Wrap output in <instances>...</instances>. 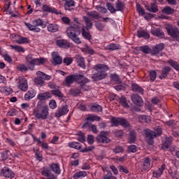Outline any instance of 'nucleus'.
Here are the masks:
<instances>
[{
	"instance_id": "nucleus-1",
	"label": "nucleus",
	"mask_w": 179,
	"mask_h": 179,
	"mask_svg": "<svg viewBox=\"0 0 179 179\" xmlns=\"http://www.w3.org/2000/svg\"><path fill=\"white\" fill-rule=\"evenodd\" d=\"M94 71L96 72L91 76L92 82H99L103 80L108 76L107 71L110 70V68L107 64H97L93 67Z\"/></svg>"
},
{
	"instance_id": "nucleus-2",
	"label": "nucleus",
	"mask_w": 179,
	"mask_h": 179,
	"mask_svg": "<svg viewBox=\"0 0 179 179\" xmlns=\"http://www.w3.org/2000/svg\"><path fill=\"white\" fill-rule=\"evenodd\" d=\"M48 106L38 101L36 108L34 110V115L36 120H47L50 114Z\"/></svg>"
},
{
	"instance_id": "nucleus-3",
	"label": "nucleus",
	"mask_w": 179,
	"mask_h": 179,
	"mask_svg": "<svg viewBox=\"0 0 179 179\" xmlns=\"http://www.w3.org/2000/svg\"><path fill=\"white\" fill-rule=\"evenodd\" d=\"M24 24L30 31H33L34 33H40L41 31V29L38 27H42V29L47 27V25L44 24V21L41 18L34 20L32 24L24 22Z\"/></svg>"
},
{
	"instance_id": "nucleus-4",
	"label": "nucleus",
	"mask_w": 179,
	"mask_h": 179,
	"mask_svg": "<svg viewBox=\"0 0 179 179\" xmlns=\"http://www.w3.org/2000/svg\"><path fill=\"white\" fill-rule=\"evenodd\" d=\"M66 33L69 38H71L76 44H82V41L78 34H80V28L79 27H69L66 29Z\"/></svg>"
},
{
	"instance_id": "nucleus-5",
	"label": "nucleus",
	"mask_w": 179,
	"mask_h": 179,
	"mask_svg": "<svg viewBox=\"0 0 179 179\" xmlns=\"http://www.w3.org/2000/svg\"><path fill=\"white\" fill-rule=\"evenodd\" d=\"M155 131H154L149 129H147L145 130V140L148 142V145H153V143H155V138L160 136V135H162V134L163 133L162 128H157Z\"/></svg>"
},
{
	"instance_id": "nucleus-6",
	"label": "nucleus",
	"mask_w": 179,
	"mask_h": 179,
	"mask_svg": "<svg viewBox=\"0 0 179 179\" xmlns=\"http://www.w3.org/2000/svg\"><path fill=\"white\" fill-rule=\"evenodd\" d=\"M44 62H45L44 58L33 59L31 55H29L26 57V65L30 71H34L35 65H43Z\"/></svg>"
},
{
	"instance_id": "nucleus-7",
	"label": "nucleus",
	"mask_w": 179,
	"mask_h": 179,
	"mask_svg": "<svg viewBox=\"0 0 179 179\" xmlns=\"http://www.w3.org/2000/svg\"><path fill=\"white\" fill-rule=\"evenodd\" d=\"M165 29L169 34L176 41H179V30L177 27L171 25V24H167L165 25Z\"/></svg>"
},
{
	"instance_id": "nucleus-8",
	"label": "nucleus",
	"mask_w": 179,
	"mask_h": 179,
	"mask_svg": "<svg viewBox=\"0 0 179 179\" xmlns=\"http://www.w3.org/2000/svg\"><path fill=\"white\" fill-rule=\"evenodd\" d=\"M36 75L38 77L34 79V83L37 86H40L41 87L44 86V83H45L44 80H50L51 79L50 76L41 71H37Z\"/></svg>"
},
{
	"instance_id": "nucleus-9",
	"label": "nucleus",
	"mask_w": 179,
	"mask_h": 179,
	"mask_svg": "<svg viewBox=\"0 0 179 179\" xmlns=\"http://www.w3.org/2000/svg\"><path fill=\"white\" fill-rule=\"evenodd\" d=\"M83 78V75L82 74H71L68 76L65 80H64V84L66 86H67L68 87H69V86H71L72 85V83H73V82H77L78 83V82L80 80V79Z\"/></svg>"
},
{
	"instance_id": "nucleus-10",
	"label": "nucleus",
	"mask_w": 179,
	"mask_h": 179,
	"mask_svg": "<svg viewBox=\"0 0 179 179\" xmlns=\"http://www.w3.org/2000/svg\"><path fill=\"white\" fill-rule=\"evenodd\" d=\"M112 127H118V125H121L124 128H128L129 127V123L127 120L122 117H113L111 118Z\"/></svg>"
},
{
	"instance_id": "nucleus-11",
	"label": "nucleus",
	"mask_w": 179,
	"mask_h": 179,
	"mask_svg": "<svg viewBox=\"0 0 179 179\" xmlns=\"http://www.w3.org/2000/svg\"><path fill=\"white\" fill-rule=\"evenodd\" d=\"M108 131H102L100 132L99 135L96 136V141L99 143H110V141L108 137Z\"/></svg>"
},
{
	"instance_id": "nucleus-12",
	"label": "nucleus",
	"mask_w": 179,
	"mask_h": 179,
	"mask_svg": "<svg viewBox=\"0 0 179 179\" xmlns=\"http://www.w3.org/2000/svg\"><path fill=\"white\" fill-rule=\"evenodd\" d=\"M1 174L3 177H5L6 178H15V173L10 170V169L8 166H4L1 169Z\"/></svg>"
},
{
	"instance_id": "nucleus-13",
	"label": "nucleus",
	"mask_w": 179,
	"mask_h": 179,
	"mask_svg": "<svg viewBox=\"0 0 179 179\" xmlns=\"http://www.w3.org/2000/svg\"><path fill=\"white\" fill-rule=\"evenodd\" d=\"M90 80L86 77H84L83 75V78L80 79L78 84L80 85V89L83 90L84 92H87L89 90V85H86V83H89Z\"/></svg>"
},
{
	"instance_id": "nucleus-14",
	"label": "nucleus",
	"mask_w": 179,
	"mask_h": 179,
	"mask_svg": "<svg viewBox=\"0 0 179 179\" xmlns=\"http://www.w3.org/2000/svg\"><path fill=\"white\" fill-rule=\"evenodd\" d=\"M166 170V164H163L161 167L158 168V169L153 171L152 177L154 178L159 179L162 176H163V173Z\"/></svg>"
},
{
	"instance_id": "nucleus-15",
	"label": "nucleus",
	"mask_w": 179,
	"mask_h": 179,
	"mask_svg": "<svg viewBox=\"0 0 179 179\" xmlns=\"http://www.w3.org/2000/svg\"><path fill=\"white\" fill-rule=\"evenodd\" d=\"M52 64L53 65H61L62 64V57L59 56L58 52H52Z\"/></svg>"
},
{
	"instance_id": "nucleus-16",
	"label": "nucleus",
	"mask_w": 179,
	"mask_h": 179,
	"mask_svg": "<svg viewBox=\"0 0 179 179\" xmlns=\"http://www.w3.org/2000/svg\"><path fill=\"white\" fill-rule=\"evenodd\" d=\"M68 113H69V109H68L67 106H64L57 110L55 117H56V118H61L62 115H66Z\"/></svg>"
},
{
	"instance_id": "nucleus-17",
	"label": "nucleus",
	"mask_w": 179,
	"mask_h": 179,
	"mask_svg": "<svg viewBox=\"0 0 179 179\" xmlns=\"http://www.w3.org/2000/svg\"><path fill=\"white\" fill-rule=\"evenodd\" d=\"M170 72H171V67L165 66L160 71V75L159 76V79H161V80H163V79H167Z\"/></svg>"
},
{
	"instance_id": "nucleus-18",
	"label": "nucleus",
	"mask_w": 179,
	"mask_h": 179,
	"mask_svg": "<svg viewBox=\"0 0 179 179\" xmlns=\"http://www.w3.org/2000/svg\"><path fill=\"white\" fill-rule=\"evenodd\" d=\"M150 169V158H149V157H146L144 158L141 164V171H149Z\"/></svg>"
},
{
	"instance_id": "nucleus-19",
	"label": "nucleus",
	"mask_w": 179,
	"mask_h": 179,
	"mask_svg": "<svg viewBox=\"0 0 179 179\" xmlns=\"http://www.w3.org/2000/svg\"><path fill=\"white\" fill-rule=\"evenodd\" d=\"M18 88L22 90V92H26L27 89H29V85H27V79L25 78H20Z\"/></svg>"
},
{
	"instance_id": "nucleus-20",
	"label": "nucleus",
	"mask_w": 179,
	"mask_h": 179,
	"mask_svg": "<svg viewBox=\"0 0 179 179\" xmlns=\"http://www.w3.org/2000/svg\"><path fill=\"white\" fill-rule=\"evenodd\" d=\"M74 59L77 65H78L80 68H82L83 69H86V64L85 63V58L82 55H76L74 57Z\"/></svg>"
},
{
	"instance_id": "nucleus-21",
	"label": "nucleus",
	"mask_w": 179,
	"mask_h": 179,
	"mask_svg": "<svg viewBox=\"0 0 179 179\" xmlns=\"http://www.w3.org/2000/svg\"><path fill=\"white\" fill-rule=\"evenodd\" d=\"M63 2H64V9L65 10H69V12H71L72 10V8H73L76 3L73 0H62Z\"/></svg>"
},
{
	"instance_id": "nucleus-22",
	"label": "nucleus",
	"mask_w": 179,
	"mask_h": 179,
	"mask_svg": "<svg viewBox=\"0 0 179 179\" xmlns=\"http://www.w3.org/2000/svg\"><path fill=\"white\" fill-rule=\"evenodd\" d=\"M163 50H164V43L157 44L151 50V54L152 55H157V54H159V52H160L161 51H163Z\"/></svg>"
},
{
	"instance_id": "nucleus-23",
	"label": "nucleus",
	"mask_w": 179,
	"mask_h": 179,
	"mask_svg": "<svg viewBox=\"0 0 179 179\" xmlns=\"http://www.w3.org/2000/svg\"><path fill=\"white\" fill-rule=\"evenodd\" d=\"M151 34L155 37H159V38H164V32L160 28H153L151 29Z\"/></svg>"
},
{
	"instance_id": "nucleus-24",
	"label": "nucleus",
	"mask_w": 179,
	"mask_h": 179,
	"mask_svg": "<svg viewBox=\"0 0 179 179\" xmlns=\"http://www.w3.org/2000/svg\"><path fill=\"white\" fill-rule=\"evenodd\" d=\"M131 99L133 103L136 106H142V98L141 97V96L136 94H132L131 96Z\"/></svg>"
},
{
	"instance_id": "nucleus-25",
	"label": "nucleus",
	"mask_w": 179,
	"mask_h": 179,
	"mask_svg": "<svg viewBox=\"0 0 179 179\" xmlns=\"http://www.w3.org/2000/svg\"><path fill=\"white\" fill-rule=\"evenodd\" d=\"M52 96H51V93H50L49 92H46L45 93H40L38 94L37 96V99L38 100H39L38 101H44V100H47V99H51Z\"/></svg>"
},
{
	"instance_id": "nucleus-26",
	"label": "nucleus",
	"mask_w": 179,
	"mask_h": 179,
	"mask_svg": "<svg viewBox=\"0 0 179 179\" xmlns=\"http://www.w3.org/2000/svg\"><path fill=\"white\" fill-rule=\"evenodd\" d=\"M171 143H173V137H166L165 141L162 144V148L163 150H166L171 146Z\"/></svg>"
},
{
	"instance_id": "nucleus-27",
	"label": "nucleus",
	"mask_w": 179,
	"mask_h": 179,
	"mask_svg": "<svg viewBox=\"0 0 179 179\" xmlns=\"http://www.w3.org/2000/svg\"><path fill=\"white\" fill-rule=\"evenodd\" d=\"M131 90L134 93H139V94H143V92H145L143 88L136 83L131 84Z\"/></svg>"
},
{
	"instance_id": "nucleus-28",
	"label": "nucleus",
	"mask_w": 179,
	"mask_h": 179,
	"mask_svg": "<svg viewBox=\"0 0 179 179\" xmlns=\"http://www.w3.org/2000/svg\"><path fill=\"white\" fill-rule=\"evenodd\" d=\"M11 37H17L18 38L17 40H16V43L17 44H24L26 43H29V38L23 37L20 35L12 34Z\"/></svg>"
},
{
	"instance_id": "nucleus-29",
	"label": "nucleus",
	"mask_w": 179,
	"mask_h": 179,
	"mask_svg": "<svg viewBox=\"0 0 179 179\" xmlns=\"http://www.w3.org/2000/svg\"><path fill=\"white\" fill-rule=\"evenodd\" d=\"M145 8L148 12H152V13H157L159 12V7L155 3H151L150 6L145 5Z\"/></svg>"
},
{
	"instance_id": "nucleus-30",
	"label": "nucleus",
	"mask_w": 179,
	"mask_h": 179,
	"mask_svg": "<svg viewBox=\"0 0 179 179\" xmlns=\"http://www.w3.org/2000/svg\"><path fill=\"white\" fill-rule=\"evenodd\" d=\"M135 50H136V51H141L144 54L152 53V49H150L148 45L136 47Z\"/></svg>"
},
{
	"instance_id": "nucleus-31",
	"label": "nucleus",
	"mask_w": 179,
	"mask_h": 179,
	"mask_svg": "<svg viewBox=\"0 0 179 179\" xmlns=\"http://www.w3.org/2000/svg\"><path fill=\"white\" fill-rule=\"evenodd\" d=\"M56 44L60 48H66L67 47H69V43H68L67 40L64 39L57 40Z\"/></svg>"
},
{
	"instance_id": "nucleus-32",
	"label": "nucleus",
	"mask_w": 179,
	"mask_h": 179,
	"mask_svg": "<svg viewBox=\"0 0 179 179\" xmlns=\"http://www.w3.org/2000/svg\"><path fill=\"white\" fill-rule=\"evenodd\" d=\"M50 168L55 174H57L58 176L61 174V167L59 166V164L52 163L50 165Z\"/></svg>"
},
{
	"instance_id": "nucleus-33",
	"label": "nucleus",
	"mask_w": 179,
	"mask_h": 179,
	"mask_svg": "<svg viewBox=\"0 0 179 179\" xmlns=\"http://www.w3.org/2000/svg\"><path fill=\"white\" fill-rule=\"evenodd\" d=\"M68 146L73 149H76L77 150H80L82 152V144L78 142L71 141L68 143Z\"/></svg>"
},
{
	"instance_id": "nucleus-34",
	"label": "nucleus",
	"mask_w": 179,
	"mask_h": 179,
	"mask_svg": "<svg viewBox=\"0 0 179 179\" xmlns=\"http://www.w3.org/2000/svg\"><path fill=\"white\" fill-rule=\"evenodd\" d=\"M42 10L44 12H48V13H56L57 15H58V13H57V9H55V8H52L47 4L43 5Z\"/></svg>"
},
{
	"instance_id": "nucleus-35",
	"label": "nucleus",
	"mask_w": 179,
	"mask_h": 179,
	"mask_svg": "<svg viewBox=\"0 0 179 179\" xmlns=\"http://www.w3.org/2000/svg\"><path fill=\"white\" fill-rule=\"evenodd\" d=\"M59 30V25L57 24H50L48 26V31L50 33H57Z\"/></svg>"
},
{
	"instance_id": "nucleus-36",
	"label": "nucleus",
	"mask_w": 179,
	"mask_h": 179,
	"mask_svg": "<svg viewBox=\"0 0 179 179\" xmlns=\"http://www.w3.org/2000/svg\"><path fill=\"white\" fill-rule=\"evenodd\" d=\"M34 97H36V92L34 90H29L24 94V100L27 101L34 99Z\"/></svg>"
},
{
	"instance_id": "nucleus-37",
	"label": "nucleus",
	"mask_w": 179,
	"mask_h": 179,
	"mask_svg": "<svg viewBox=\"0 0 179 179\" xmlns=\"http://www.w3.org/2000/svg\"><path fill=\"white\" fill-rule=\"evenodd\" d=\"M115 8L116 12H124V10L125 9V4L124 3V2L117 0L115 3Z\"/></svg>"
},
{
	"instance_id": "nucleus-38",
	"label": "nucleus",
	"mask_w": 179,
	"mask_h": 179,
	"mask_svg": "<svg viewBox=\"0 0 179 179\" xmlns=\"http://www.w3.org/2000/svg\"><path fill=\"white\" fill-rule=\"evenodd\" d=\"M50 93L53 96L58 97V99H59V100H62L64 99V94L62 93V92H61V90H59V89L52 90L50 91Z\"/></svg>"
},
{
	"instance_id": "nucleus-39",
	"label": "nucleus",
	"mask_w": 179,
	"mask_h": 179,
	"mask_svg": "<svg viewBox=\"0 0 179 179\" xmlns=\"http://www.w3.org/2000/svg\"><path fill=\"white\" fill-rule=\"evenodd\" d=\"M106 48L110 51H115L117 50H121V45L118 43H110L106 46Z\"/></svg>"
},
{
	"instance_id": "nucleus-40",
	"label": "nucleus",
	"mask_w": 179,
	"mask_h": 179,
	"mask_svg": "<svg viewBox=\"0 0 179 179\" xmlns=\"http://www.w3.org/2000/svg\"><path fill=\"white\" fill-rule=\"evenodd\" d=\"M136 142V133L135 131H131L129 134V143H135Z\"/></svg>"
},
{
	"instance_id": "nucleus-41",
	"label": "nucleus",
	"mask_w": 179,
	"mask_h": 179,
	"mask_svg": "<svg viewBox=\"0 0 179 179\" xmlns=\"http://www.w3.org/2000/svg\"><path fill=\"white\" fill-rule=\"evenodd\" d=\"M166 62H167V64H169V65H170V66H172V68H173V69L179 71L178 62H177L176 61L173 60V59H169V60H167Z\"/></svg>"
},
{
	"instance_id": "nucleus-42",
	"label": "nucleus",
	"mask_w": 179,
	"mask_h": 179,
	"mask_svg": "<svg viewBox=\"0 0 179 179\" xmlns=\"http://www.w3.org/2000/svg\"><path fill=\"white\" fill-rule=\"evenodd\" d=\"M69 94L73 96V97H76L77 96H79L80 94L81 91L80 88H71L69 92Z\"/></svg>"
},
{
	"instance_id": "nucleus-43",
	"label": "nucleus",
	"mask_w": 179,
	"mask_h": 179,
	"mask_svg": "<svg viewBox=\"0 0 179 179\" xmlns=\"http://www.w3.org/2000/svg\"><path fill=\"white\" fill-rule=\"evenodd\" d=\"M174 12H176V10L170 6H166L162 10V13H165V15H173Z\"/></svg>"
},
{
	"instance_id": "nucleus-44",
	"label": "nucleus",
	"mask_w": 179,
	"mask_h": 179,
	"mask_svg": "<svg viewBox=\"0 0 179 179\" xmlns=\"http://www.w3.org/2000/svg\"><path fill=\"white\" fill-rule=\"evenodd\" d=\"M87 15L91 17V19H95V20H99L101 16H100V13L97 11H92L87 13Z\"/></svg>"
},
{
	"instance_id": "nucleus-45",
	"label": "nucleus",
	"mask_w": 179,
	"mask_h": 179,
	"mask_svg": "<svg viewBox=\"0 0 179 179\" xmlns=\"http://www.w3.org/2000/svg\"><path fill=\"white\" fill-rule=\"evenodd\" d=\"M91 111L93 113H101L103 107L99 104H94L91 106Z\"/></svg>"
},
{
	"instance_id": "nucleus-46",
	"label": "nucleus",
	"mask_w": 179,
	"mask_h": 179,
	"mask_svg": "<svg viewBox=\"0 0 179 179\" xmlns=\"http://www.w3.org/2000/svg\"><path fill=\"white\" fill-rule=\"evenodd\" d=\"M112 151L115 155L124 153V147L122 145H116L114 148H112Z\"/></svg>"
},
{
	"instance_id": "nucleus-47",
	"label": "nucleus",
	"mask_w": 179,
	"mask_h": 179,
	"mask_svg": "<svg viewBox=\"0 0 179 179\" xmlns=\"http://www.w3.org/2000/svg\"><path fill=\"white\" fill-rule=\"evenodd\" d=\"M83 19L86 24V27H85V29H86V30H90L92 27H93V23L90 20V18L87 17H84Z\"/></svg>"
},
{
	"instance_id": "nucleus-48",
	"label": "nucleus",
	"mask_w": 179,
	"mask_h": 179,
	"mask_svg": "<svg viewBox=\"0 0 179 179\" xmlns=\"http://www.w3.org/2000/svg\"><path fill=\"white\" fill-rule=\"evenodd\" d=\"M87 173L85 171H80L78 172H76L73 176V178L74 179H78L80 178V177H87Z\"/></svg>"
},
{
	"instance_id": "nucleus-49",
	"label": "nucleus",
	"mask_w": 179,
	"mask_h": 179,
	"mask_svg": "<svg viewBox=\"0 0 179 179\" xmlns=\"http://www.w3.org/2000/svg\"><path fill=\"white\" fill-rule=\"evenodd\" d=\"M110 78L113 82H115V83H121V78H120V76L117 73H111L110 75Z\"/></svg>"
},
{
	"instance_id": "nucleus-50",
	"label": "nucleus",
	"mask_w": 179,
	"mask_h": 179,
	"mask_svg": "<svg viewBox=\"0 0 179 179\" xmlns=\"http://www.w3.org/2000/svg\"><path fill=\"white\" fill-rule=\"evenodd\" d=\"M137 36L138 38H150V35H149V34H148V32L145 31H138Z\"/></svg>"
},
{
	"instance_id": "nucleus-51",
	"label": "nucleus",
	"mask_w": 179,
	"mask_h": 179,
	"mask_svg": "<svg viewBox=\"0 0 179 179\" xmlns=\"http://www.w3.org/2000/svg\"><path fill=\"white\" fill-rule=\"evenodd\" d=\"M82 36L85 40H92V35L86 31L85 27L82 28Z\"/></svg>"
},
{
	"instance_id": "nucleus-52",
	"label": "nucleus",
	"mask_w": 179,
	"mask_h": 179,
	"mask_svg": "<svg viewBox=\"0 0 179 179\" xmlns=\"http://www.w3.org/2000/svg\"><path fill=\"white\" fill-rule=\"evenodd\" d=\"M10 47L11 50H15L17 52H24V48L22 46L10 45Z\"/></svg>"
},
{
	"instance_id": "nucleus-53",
	"label": "nucleus",
	"mask_w": 179,
	"mask_h": 179,
	"mask_svg": "<svg viewBox=\"0 0 179 179\" xmlns=\"http://www.w3.org/2000/svg\"><path fill=\"white\" fill-rule=\"evenodd\" d=\"M128 153H136L138 152V146L135 145H131L127 147Z\"/></svg>"
},
{
	"instance_id": "nucleus-54",
	"label": "nucleus",
	"mask_w": 179,
	"mask_h": 179,
	"mask_svg": "<svg viewBox=\"0 0 179 179\" xmlns=\"http://www.w3.org/2000/svg\"><path fill=\"white\" fill-rule=\"evenodd\" d=\"M85 120L86 121H92L93 122L94 121H100V120H101V117H100V116L92 115L88 116Z\"/></svg>"
},
{
	"instance_id": "nucleus-55",
	"label": "nucleus",
	"mask_w": 179,
	"mask_h": 179,
	"mask_svg": "<svg viewBox=\"0 0 179 179\" xmlns=\"http://www.w3.org/2000/svg\"><path fill=\"white\" fill-rule=\"evenodd\" d=\"M157 78V73L156 71L152 70L150 71V82H155Z\"/></svg>"
},
{
	"instance_id": "nucleus-56",
	"label": "nucleus",
	"mask_w": 179,
	"mask_h": 179,
	"mask_svg": "<svg viewBox=\"0 0 179 179\" xmlns=\"http://www.w3.org/2000/svg\"><path fill=\"white\" fill-rule=\"evenodd\" d=\"M120 101L124 108H129V104H128V101H127V98L122 96L120 99Z\"/></svg>"
},
{
	"instance_id": "nucleus-57",
	"label": "nucleus",
	"mask_w": 179,
	"mask_h": 179,
	"mask_svg": "<svg viewBox=\"0 0 179 179\" xmlns=\"http://www.w3.org/2000/svg\"><path fill=\"white\" fill-rule=\"evenodd\" d=\"M138 121H140V122H148L150 121V117L145 115H140L138 117Z\"/></svg>"
},
{
	"instance_id": "nucleus-58",
	"label": "nucleus",
	"mask_w": 179,
	"mask_h": 179,
	"mask_svg": "<svg viewBox=\"0 0 179 179\" xmlns=\"http://www.w3.org/2000/svg\"><path fill=\"white\" fill-rule=\"evenodd\" d=\"M35 157L38 162H43V155L39 150H34Z\"/></svg>"
},
{
	"instance_id": "nucleus-59",
	"label": "nucleus",
	"mask_w": 179,
	"mask_h": 179,
	"mask_svg": "<svg viewBox=\"0 0 179 179\" xmlns=\"http://www.w3.org/2000/svg\"><path fill=\"white\" fill-rule=\"evenodd\" d=\"M106 7L108 10H109V12H110V13H115L117 12V10L115 9V8H114L113 6V4H111V3L108 2L106 3Z\"/></svg>"
},
{
	"instance_id": "nucleus-60",
	"label": "nucleus",
	"mask_w": 179,
	"mask_h": 179,
	"mask_svg": "<svg viewBox=\"0 0 179 179\" xmlns=\"http://www.w3.org/2000/svg\"><path fill=\"white\" fill-rule=\"evenodd\" d=\"M136 10H137L138 15H140L141 16H144L145 13H146L145 12V9H143V8H142V6H141V4L136 5Z\"/></svg>"
},
{
	"instance_id": "nucleus-61",
	"label": "nucleus",
	"mask_w": 179,
	"mask_h": 179,
	"mask_svg": "<svg viewBox=\"0 0 179 179\" xmlns=\"http://www.w3.org/2000/svg\"><path fill=\"white\" fill-rule=\"evenodd\" d=\"M51 173V171L47 167H43L41 171L42 176H44V177H48Z\"/></svg>"
},
{
	"instance_id": "nucleus-62",
	"label": "nucleus",
	"mask_w": 179,
	"mask_h": 179,
	"mask_svg": "<svg viewBox=\"0 0 179 179\" xmlns=\"http://www.w3.org/2000/svg\"><path fill=\"white\" fill-rule=\"evenodd\" d=\"M78 141L81 143L86 142V137H85V134H83L82 131H80L78 134Z\"/></svg>"
},
{
	"instance_id": "nucleus-63",
	"label": "nucleus",
	"mask_w": 179,
	"mask_h": 179,
	"mask_svg": "<svg viewBox=\"0 0 179 179\" xmlns=\"http://www.w3.org/2000/svg\"><path fill=\"white\" fill-rule=\"evenodd\" d=\"M95 27H96L97 30H99V31H103V29H104V27H106L104 24L100 22H96Z\"/></svg>"
},
{
	"instance_id": "nucleus-64",
	"label": "nucleus",
	"mask_w": 179,
	"mask_h": 179,
	"mask_svg": "<svg viewBox=\"0 0 179 179\" xmlns=\"http://www.w3.org/2000/svg\"><path fill=\"white\" fill-rule=\"evenodd\" d=\"M73 62V59L72 57H65L63 59V64H65V65L69 66Z\"/></svg>"
}]
</instances>
